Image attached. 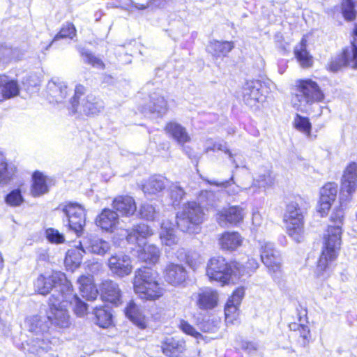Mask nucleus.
Masks as SVG:
<instances>
[{
  "mask_svg": "<svg viewBox=\"0 0 357 357\" xmlns=\"http://www.w3.org/2000/svg\"><path fill=\"white\" fill-rule=\"evenodd\" d=\"M356 4V0H342L341 10L345 20L354 21L356 19L357 15Z\"/></svg>",
  "mask_w": 357,
  "mask_h": 357,
  "instance_id": "obj_47",
  "label": "nucleus"
},
{
  "mask_svg": "<svg viewBox=\"0 0 357 357\" xmlns=\"http://www.w3.org/2000/svg\"><path fill=\"white\" fill-rule=\"evenodd\" d=\"M83 59L85 63L92 65L98 68H103L104 63L101 59L96 57L92 54L88 52L82 53Z\"/></svg>",
  "mask_w": 357,
  "mask_h": 357,
  "instance_id": "obj_58",
  "label": "nucleus"
},
{
  "mask_svg": "<svg viewBox=\"0 0 357 357\" xmlns=\"http://www.w3.org/2000/svg\"><path fill=\"white\" fill-rule=\"evenodd\" d=\"M153 234L152 229L145 224H140L134 226L131 229L125 228L121 236H126L128 241L135 242L139 237L146 238Z\"/></svg>",
  "mask_w": 357,
  "mask_h": 357,
  "instance_id": "obj_36",
  "label": "nucleus"
},
{
  "mask_svg": "<svg viewBox=\"0 0 357 357\" xmlns=\"http://www.w3.org/2000/svg\"><path fill=\"white\" fill-rule=\"evenodd\" d=\"M95 321L97 325L102 328H107L112 324V316L107 307L96 306L93 309Z\"/></svg>",
  "mask_w": 357,
  "mask_h": 357,
  "instance_id": "obj_41",
  "label": "nucleus"
},
{
  "mask_svg": "<svg viewBox=\"0 0 357 357\" xmlns=\"http://www.w3.org/2000/svg\"><path fill=\"white\" fill-rule=\"evenodd\" d=\"M233 270L231 266L222 257H212L206 266V275L209 280L217 281L222 284L232 280Z\"/></svg>",
  "mask_w": 357,
  "mask_h": 357,
  "instance_id": "obj_9",
  "label": "nucleus"
},
{
  "mask_svg": "<svg viewBox=\"0 0 357 357\" xmlns=\"http://www.w3.org/2000/svg\"><path fill=\"white\" fill-rule=\"evenodd\" d=\"M16 172V168L13 165L6 162L0 164V185H6L13 179Z\"/></svg>",
  "mask_w": 357,
  "mask_h": 357,
  "instance_id": "obj_46",
  "label": "nucleus"
},
{
  "mask_svg": "<svg viewBox=\"0 0 357 357\" xmlns=\"http://www.w3.org/2000/svg\"><path fill=\"white\" fill-rule=\"evenodd\" d=\"M349 201L340 202V207L336 208L331 215V220L334 225H329L324 235V245L321 255L318 260L316 273L318 277L329 267V265L336 259L341 245L342 225L343 223L344 211L342 206Z\"/></svg>",
  "mask_w": 357,
  "mask_h": 357,
  "instance_id": "obj_1",
  "label": "nucleus"
},
{
  "mask_svg": "<svg viewBox=\"0 0 357 357\" xmlns=\"http://www.w3.org/2000/svg\"><path fill=\"white\" fill-rule=\"evenodd\" d=\"M309 205L305 198L295 196L287 205L284 220L288 234L299 242L304 232V215Z\"/></svg>",
  "mask_w": 357,
  "mask_h": 357,
  "instance_id": "obj_3",
  "label": "nucleus"
},
{
  "mask_svg": "<svg viewBox=\"0 0 357 357\" xmlns=\"http://www.w3.org/2000/svg\"><path fill=\"white\" fill-rule=\"evenodd\" d=\"M101 296L105 300L114 305L121 303V291L119 285L111 280H107L102 282L100 285Z\"/></svg>",
  "mask_w": 357,
  "mask_h": 357,
  "instance_id": "obj_27",
  "label": "nucleus"
},
{
  "mask_svg": "<svg viewBox=\"0 0 357 357\" xmlns=\"http://www.w3.org/2000/svg\"><path fill=\"white\" fill-rule=\"evenodd\" d=\"M307 41L303 38L301 43L296 46L294 54L296 58L303 68H309L312 65V58L307 51Z\"/></svg>",
  "mask_w": 357,
  "mask_h": 357,
  "instance_id": "obj_40",
  "label": "nucleus"
},
{
  "mask_svg": "<svg viewBox=\"0 0 357 357\" xmlns=\"http://www.w3.org/2000/svg\"><path fill=\"white\" fill-rule=\"evenodd\" d=\"M259 243L261 261L271 274L278 275L281 271V258L279 252L274 249L273 243L270 242L259 241Z\"/></svg>",
  "mask_w": 357,
  "mask_h": 357,
  "instance_id": "obj_12",
  "label": "nucleus"
},
{
  "mask_svg": "<svg viewBox=\"0 0 357 357\" xmlns=\"http://www.w3.org/2000/svg\"><path fill=\"white\" fill-rule=\"evenodd\" d=\"M165 187V178L163 177L153 176L143 185L142 189L146 194L155 195L162 191Z\"/></svg>",
  "mask_w": 357,
  "mask_h": 357,
  "instance_id": "obj_44",
  "label": "nucleus"
},
{
  "mask_svg": "<svg viewBox=\"0 0 357 357\" xmlns=\"http://www.w3.org/2000/svg\"><path fill=\"white\" fill-rule=\"evenodd\" d=\"M343 65L357 68V46L354 42L349 49L344 50L342 59L332 61L329 68L332 71H337Z\"/></svg>",
  "mask_w": 357,
  "mask_h": 357,
  "instance_id": "obj_23",
  "label": "nucleus"
},
{
  "mask_svg": "<svg viewBox=\"0 0 357 357\" xmlns=\"http://www.w3.org/2000/svg\"><path fill=\"white\" fill-rule=\"evenodd\" d=\"M57 209H61L63 213L70 229L79 236L86 221L84 208L77 203H68L66 205H60Z\"/></svg>",
  "mask_w": 357,
  "mask_h": 357,
  "instance_id": "obj_10",
  "label": "nucleus"
},
{
  "mask_svg": "<svg viewBox=\"0 0 357 357\" xmlns=\"http://www.w3.org/2000/svg\"><path fill=\"white\" fill-rule=\"evenodd\" d=\"M126 316L140 328L146 326V321L141 308L130 301L125 308Z\"/></svg>",
  "mask_w": 357,
  "mask_h": 357,
  "instance_id": "obj_35",
  "label": "nucleus"
},
{
  "mask_svg": "<svg viewBox=\"0 0 357 357\" xmlns=\"http://www.w3.org/2000/svg\"><path fill=\"white\" fill-rule=\"evenodd\" d=\"M77 283L82 297L89 301L96 298L98 291L93 283V278L91 275L80 276L77 280Z\"/></svg>",
  "mask_w": 357,
  "mask_h": 357,
  "instance_id": "obj_30",
  "label": "nucleus"
},
{
  "mask_svg": "<svg viewBox=\"0 0 357 357\" xmlns=\"http://www.w3.org/2000/svg\"><path fill=\"white\" fill-rule=\"evenodd\" d=\"M5 201L10 206H19L23 203L24 199L21 195V191L15 189L6 195Z\"/></svg>",
  "mask_w": 357,
  "mask_h": 357,
  "instance_id": "obj_52",
  "label": "nucleus"
},
{
  "mask_svg": "<svg viewBox=\"0 0 357 357\" xmlns=\"http://www.w3.org/2000/svg\"><path fill=\"white\" fill-rule=\"evenodd\" d=\"M259 267V264L255 259L250 258L248 259L245 264L244 265V269L241 271L239 270V273L244 274H250V272H252L257 269Z\"/></svg>",
  "mask_w": 357,
  "mask_h": 357,
  "instance_id": "obj_60",
  "label": "nucleus"
},
{
  "mask_svg": "<svg viewBox=\"0 0 357 357\" xmlns=\"http://www.w3.org/2000/svg\"><path fill=\"white\" fill-rule=\"evenodd\" d=\"M78 112L86 115L98 114L103 110L104 105L102 100L92 94H88L82 99V102L77 104Z\"/></svg>",
  "mask_w": 357,
  "mask_h": 357,
  "instance_id": "obj_20",
  "label": "nucleus"
},
{
  "mask_svg": "<svg viewBox=\"0 0 357 357\" xmlns=\"http://www.w3.org/2000/svg\"><path fill=\"white\" fill-rule=\"evenodd\" d=\"M33 180L31 194L33 197L40 196L48 192L46 178L43 174L35 172L33 175Z\"/></svg>",
  "mask_w": 357,
  "mask_h": 357,
  "instance_id": "obj_43",
  "label": "nucleus"
},
{
  "mask_svg": "<svg viewBox=\"0 0 357 357\" xmlns=\"http://www.w3.org/2000/svg\"><path fill=\"white\" fill-rule=\"evenodd\" d=\"M263 222L264 220L262 215L258 211L253 212L252 217V225L253 229L257 230L262 226Z\"/></svg>",
  "mask_w": 357,
  "mask_h": 357,
  "instance_id": "obj_61",
  "label": "nucleus"
},
{
  "mask_svg": "<svg viewBox=\"0 0 357 357\" xmlns=\"http://www.w3.org/2000/svg\"><path fill=\"white\" fill-rule=\"evenodd\" d=\"M19 94L18 82L5 75H0V102L16 97Z\"/></svg>",
  "mask_w": 357,
  "mask_h": 357,
  "instance_id": "obj_25",
  "label": "nucleus"
},
{
  "mask_svg": "<svg viewBox=\"0 0 357 357\" xmlns=\"http://www.w3.org/2000/svg\"><path fill=\"white\" fill-rule=\"evenodd\" d=\"M174 225L169 220H163L161 224L160 238L163 245L173 246L178 242V238L175 234Z\"/></svg>",
  "mask_w": 357,
  "mask_h": 357,
  "instance_id": "obj_33",
  "label": "nucleus"
},
{
  "mask_svg": "<svg viewBox=\"0 0 357 357\" xmlns=\"http://www.w3.org/2000/svg\"><path fill=\"white\" fill-rule=\"evenodd\" d=\"M244 296L243 289H237L234 291L231 296L228 299L225 307V314L227 322L233 323L238 317V307Z\"/></svg>",
  "mask_w": 357,
  "mask_h": 357,
  "instance_id": "obj_26",
  "label": "nucleus"
},
{
  "mask_svg": "<svg viewBox=\"0 0 357 357\" xmlns=\"http://www.w3.org/2000/svg\"><path fill=\"white\" fill-rule=\"evenodd\" d=\"M274 183V176L268 168L261 169L257 178H255L252 187L268 188Z\"/></svg>",
  "mask_w": 357,
  "mask_h": 357,
  "instance_id": "obj_42",
  "label": "nucleus"
},
{
  "mask_svg": "<svg viewBox=\"0 0 357 357\" xmlns=\"http://www.w3.org/2000/svg\"><path fill=\"white\" fill-rule=\"evenodd\" d=\"M193 299L196 305L201 310H210L215 307L218 301V295L216 291L211 289H200L193 294Z\"/></svg>",
  "mask_w": 357,
  "mask_h": 357,
  "instance_id": "obj_18",
  "label": "nucleus"
},
{
  "mask_svg": "<svg viewBox=\"0 0 357 357\" xmlns=\"http://www.w3.org/2000/svg\"><path fill=\"white\" fill-rule=\"evenodd\" d=\"M186 263L193 270H196L202 263L201 256L195 252H189L185 255Z\"/></svg>",
  "mask_w": 357,
  "mask_h": 357,
  "instance_id": "obj_55",
  "label": "nucleus"
},
{
  "mask_svg": "<svg viewBox=\"0 0 357 357\" xmlns=\"http://www.w3.org/2000/svg\"><path fill=\"white\" fill-rule=\"evenodd\" d=\"M219 150L223 151L225 153L229 155V158L231 162V163L234 165L235 168L237 169L239 167V164L237 161L234 158L233 153L226 146L225 144H222L221 142H213V139H207L205 144V152L208 153L210 151H215Z\"/></svg>",
  "mask_w": 357,
  "mask_h": 357,
  "instance_id": "obj_45",
  "label": "nucleus"
},
{
  "mask_svg": "<svg viewBox=\"0 0 357 357\" xmlns=\"http://www.w3.org/2000/svg\"><path fill=\"white\" fill-rule=\"evenodd\" d=\"M107 265L109 271L121 278L129 275L133 268L130 257L123 253L112 255L108 259Z\"/></svg>",
  "mask_w": 357,
  "mask_h": 357,
  "instance_id": "obj_13",
  "label": "nucleus"
},
{
  "mask_svg": "<svg viewBox=\"0 0 357 357\" xmlns=\"http://www.w3.org/2000/svg\"><path fill=\"white\" fill-rule=\"evenodd\" d=\"M71 283L67 280L66 275L61 271H53L50 273L40 275L34 283L36 291L42 295H46L53 289H56L53 294H63L70 290Z\"/></svg>",
  "mask_w": 357,
  "mask_h": 357,
  "instance_id": "obj_7",
  "label": "nucleus"
},
{
  "mask_svg": "<svg viewBox=\"0 0 357 357\" xmlns=\"http://www.w3.org/2000/svg\"><path fill=\"white\" fill-rule=\"evenodd\" d=\"M298 330L300 332V335L304 339H308L310 336V329L307 326L299 325L298 326Z\"/></svg>",
  "mask_w": 357,
  "mask_h": 357,
  "instance_id": "obj_63",
  "label": "nucleus"
},
{
  "mask_svg": "<svg viewBox=\"0 0 357 357\" xmlns=\"http://www.w3.org/2000/svg\"><path fill=\"white\" fill-rule=\"evenodd\" d=\"M113 208L119 213L126 216H130L136 211V204L134 199L130 196H119L112 203Z\"/></svg>",
  "mask_w": 357,
  "mask_h": 357,
  "instance_id": "obj_28",
  "label": "nucleus"
},
{
  "mask_svg": "<svg viewBox=\"0 0 357 357\" xmlns=\"http://www.w3.org/2000/svg\"><path fill=\"white\" fill-rule=\"evenodd\" d=\"M80 248L75 247L68 250L64 263L66 266L71 270H73L79 267L82 261L83 253H86L84 251V248L82 245V242L79 243Z\"/></svg>",
  "mask_w": 357,
  "mask_h": 357,
  "instance_id": "obj_37",
  "label": "nucleus"
},
{
  "mask_svg": "<svg viewBox=\"0 0 357 357\" xmlns=\"http://www.w3.org/2000/svg\"><path fill=\"white\" fill-rule=\"evenodd\" d=\"M179 328L185 334L191 335L197 340L202 338V335L197 332L192 326L184 320H181L180 321Z\"/></svg>",
  "mask_w": 357,
  "mask_h": 357,
  "instance_id": "obj_56",
  "label": "nucleus"
},
{
  "mask_svg": "<svg viewBox=\"0 0 357 357\" xmlns=\"http://www.w3.org/2000/svg\"><path fill=\"white\" fill-rule=\"evenodd\" d=\"M169 0H131L132 3L139 10L163 8Z\"/></svg>",
  "mask_w": 357,
  "mask_h": 357,
  "instance_id": "obj_48",
  "label": "nucleus"
},
{
  "mask_svg": "<svg viewBox=\"0 0 357 357\" xmlns=\"http://www.w3.org/2000/svg\"><path fill=\"white\" fill-rule=\"evenodd\" d=\"M264 93V83L259 80H250L245 83L242 89L244 102L250 107L259 102Z\"/></svg>",
  "mask_w": 357,
  "mask_h": 357,
  "instance_id": "obj_15",
  "label": "nucleus"
},
{
  "mask_svg": "<svg viewBox=\"0 0 357 357\" xmlns=\"http://www.w3.org/2000/svg\"><path fill=\"white\" fill-rule=\"evenodd\" d=\"M96 225L102 229L113 232L120 229L123 233L125 228L120 222L118 214L109 208H105L96 218Z\"/></svg>",
  "mask_w": 357,
  "mask_h": 357,
  "instance_id": "obj_16",
  "label": "nucleus"
},
{
  "mask_svg": "<svg viewBox=\"0 0 357 357\" xmlns=\"http://www.w3.org/2000/svg\"><path fill=\"white\" fill-rule=\"evenodd\" d=\"M204 180L208 183H209L211 185H213L220 186V187H222V188H227L230 186L231 182L234 183V176L232 175L229 180H227V181H223V182H217V181H209V180H206V179H204Z\"/></svg>",
  "mask_w": 357,
  "mask_h": 357,
  "instance_id": "obj_62",
  "label": "nucleus"
},
{
  "mask_svg": "<svg viewBox=\"0 0 357 357\" xmlns=\"http://www.w3.org/2000/svg\"><path fill=\"white\" fill-rule=\"evenodd\" d=\"M199 201L202 204L213 206L215 202V194L211 191H202L199 195Z\"/></svg>",
  "mask_w": 357,
  "mask_h": 357,
  "instance_id": "obj_59",
  "label": "nucleus"
},
{
  "mask_svg": "<svg viewBox=\"0 0 357 357\" xmlns=\"http://www.w3.org/2000/svg\"><path fill=\"white\" fill-rule=\"evenodd\" d=\"M26 324L29 331L38 336L31 340L30 351L31 353H38L40 349L45 351L50 349L52 342L49 340L47 334L50 322L47 319V315L36 314L29 317L26 319Z\"/></svg>",
  "mask_w": 357,
  "mask_h": 357,
  "instance_id": "obj_5",
  "label": "nucleus"
},
{
  "mask_svg": "<svg viewBox=\"0 0 357 357\" xmlns=\"http://www.w3.org/2000/svg\"><path fill=\"white\" fill-rule=\"evenodd\" d=\"M324 99V94L315 82L312 79H301L297 82L291 102L296 109L307 112L311 105L320 102Z\"/></svg>",
  "mask_w": 357,
  "mask_h": 357,
  "instance_id": "obj_4",
  "label": "nucleus"
},
{
  "mask_svg": "<svg viewBox=\"0 0 357 357\" xmlns=\"http://www.w3.org/2000/svg\"><path fill=\"white\" fill-rule=\"evenodd\" d=\"M234 47L231 41H211L206 47V50L213 56L219 58L226 56Z\"/></svg>",
  "mask_w": 357,
  "mask_h": 357,
  "instance_id": "obj_34",
  "label": "nucleus"
},
{
  "mask_svg": "<svg viewBox=\"0 0 357 357\" xmlns=\"http://www.w3.org/2000/svg\"><path fill=\"white\" fill-rule=\"evenodd\" d=\"M147 107L151 113H155L158 116L165 114L168 110L165 92L162 90H158L151 93L149 96V102Z\"/></svg>",
  "mask_w": 357,
  "mask_h": 357,
  "instance_id": "obj_24",
  "label": "nucleus"
},
{
  "mask_svg": "<svg viewBox=\"0 0 357 357\" xmlns=\"http://www.w3.org/2000/svg\"><path fill=\"white\" fill-rule=\"evenodd\" d=\"M357 190V162H349L341 178L340 199L342 204L344 201H350Z\"/></svg>",
  "mask_w": 357,
  "mask_h": 357,
  "instance_id": "obj_11",
  "label": "nucleus"
},
{
  "mask_svg": "<svg viewBox=\"0 0 357 357\" xmlns=\"http://www.w3.org/2000/svg\"><path fill=\"white\" fill-rule=\"evenodd\" d=\"M133 288L135 294L144 300H155L164 293L158 273L145 266L135 271Z\"/></svg>",
  "mask_w": 357,
  "mask_h": 357,
  "instance_id": "obj_2",
  "label": "nucleus"
},
{
  "mask_svg": "<svg viewBox=\"0 0 357 357\" xmlns=\"http://www.w3.org/2000/svg\"><path fill=\"white\" fill-rule=\"evenodd\" d=\"M337 193V185L335 183H327L320 190L319 212L321 215L327 213L332 203L335 200Z\"/></svg>",
  "mask_w": 357,
  "mask_h": 357,
  "instance_id": "obj_17",
  "label": "nucleus"
},
{
  "mask_svg": "<svg viewBox=\"0 0 357 357\" xmlns=\"http://www.w3.org/2000/svg\"><path fill=\"white\" fill-rule=\"evenodd\" d=\"M244 208L238 206H232L219 211L215 215V220L220 226L225 227L229 225H237L243 220Z\"/></svg>",
  "mask_w": 357,
  "mask_h": 357,
  "instance_id": "obj_14",
  "label": "nucleus"
},
{
  "mask_svg": "<svg viewBox=\"0 0 357 357\" xmlns=\"http://www.w3.org/2000/svg\"><path fill=\"white\" fill-rule=\"evenodd\" d=\"M160 256V252L159 248L153 245L146 244L142 249L138 251L139 259L150 264L157 263Z\"/></svg>",
  "mask_w": 357,
  "mask_h": 357,
  "instance_id": "obj_39",
  "label": "nucleus"
},
{
  "mask_svg": "<svg viewBox=\"0 0 357 357\" xmlns=\"http://www.w3.org/2000/svg\"><path fill=\"white\" fill-rule=\"evenodd\" d=\"M185 349V342L181 338L167 337L162 343V350L167 356H177Z\"/></svg>",
  "mask_w": 357,
  "mask_h": 357,
  "instance_id": "obj_31",
  "label": "nucleus"
},
{
  "mask_svg": "<svg viewBox=\"0 0 357 357\" xmlns=\"http://www.w3.org/2000/svg\"><path fill=\"white\" fill-rule=\"evenodd\" d=\"M46 237L52 243H62L65 238L62 234L54 228H49L46 230Z\"/></svg>",
  "mask_w": 357,
  "mask_h": 357,
  "instance_id": "obj_57",
  "label": "nucleus"
},
{
  "mask_svg": "<svg viewBox=\"0 0 357 357\" xmlns=\"http://www.w3.org/2000/svg\"><path fill=\"white\" fill-rule=\"evenodd\" d=\"M176 224L184 232H193L194 227L202 224L204 213L199 204L188 202L183 205L182 211L176 215Z\"/></svg>",
  "mask_w": 357,
  "mask_h": 357,
  "instance_id": "obj_8",
  "label": "nucleus"
},
{
  "mask_svg": "<svg viewBox=\"0 0 357 357\" xmlns=\"http://www.w3.org/2000/svg\"><path fill=\"white\" fill-rule=\"evenodd\" d=\"M243 238L236 231H226L219 238V244L222 250H234L241 245Z\"/></svg>",
  "mask_w": 357,
  "mask_h": 357,
  "instance_id": "obj_32",
  "label": "nucleus"
},
{
  "mask_svg": "<svg viewBox=\"0 0 357 357\" xmlns=\"http://www.w3.org/2000/svg\"><path fill=\"white\" fill-rule=\"evenodd\" d=\"M141 217L147 220H153L156 217L157 212L155 207L149 204H143L139 208Z\"/></svg>",
  "mask_w": 357,
  "mask_h": 357,
  "instance_id": "obj_53",
  "label": "nucleus"
},
{
  "mask_svg": "<svg viewBox=\"0 0 357 357\" xmlns=\"http://www.w3.org/2000/svg\"><path fill=\"white\" fill-rule=\"evenodd\" d=\"M47 91V98L50 102L61 103L68 94L66 83L59 78L52 79L48 82Z\"/></svg>",
  "mask_w": 357,
  "mask_h": 357,
  "instance_id": "obj_19",
  "label": "nucleus"
},
{
  "mask_svg": "<svg viewBox=\"0 0 357 357\" xmlns=\"http://www.w3.org/2000/svg\"><path fill=\"white\" fill-rule=\"evenodd\" d=\"M82 243L84 248V251L100 256H104L111 249L109 242L98 237L84 239Z\"/></svg>",
  "mask_w": 357,
  "mask_h": 357,
  "instance_id": "obj_22",
  "label": "nucleus"
},
{
  "mask_svg": "<svg viewBox=\"0 0 357 357\" xmlns=\"http://www.w3.org/2000/svg\"><path fill=\"white\" fill-rule=\"evenodd\" d=\"M294 128L307 136L310 135L312 125L307 117L296 114L293 121Z\"/></svg>",
  "mask_w": 357,
  "mask_h": 357,
  "instance_id": "obj_50",
  "label": "nucleus"
},
{
  "mask_svg": "<svg viewBox=\"0 0 357 357\" xmlns=\"http://www.w3.org/2000/svg\"><path fill=\"white\" fill-rule=\"evenodd\" d=\"M169 194L171 199L172 200V204L178 205L183 199L185 192L183 188L178 185L173 184L169 188Z\"/></svg>",
  "mask_w": 357,
  "mask_h": 357,
  "instance_id": "obj_54",
  "label": "nucleus"
},
{
  "mask_svg": "<svg viewBox=\"0 0 357 357\" xmlns=\"http://www.w3.org/2000/svg\"><path fill=\"white\" fill-rule=\"evenodd\" d=\"M76 35V29L74 25L71 23H68L64 25L60 30V31L54 36L50 44L46 47V50L53 45L56 41L63 39L70 38L72 39Z\"/></svg>",
  "mask_w": 357,
  "mask_h": 357,
  "instance_id": "obj_49",
  "label": "nucleus"
},
{
  "mask_svg": "<svg viewBox=\"0 0 357 357\" xmlns=\"http://www.w3.org/2000/svg\"><path fill=\"white\" fill-rule=\"evenodd\" d=\"M49 310L47 311V319L50 324L55 328L65 329L71 325V318L67 310L66 301L58 294H52L49 298Z\"/></svg>",
  "mask_w": 357,
  "mask_h": 357,
  "instance_id": "obj_6",
  "label": "nucleus"
},
{
  "mask_svg": "<svg viewBox=\"0 0 357 357\" xmlns=\"http://www.w3.org/2000/svg\"><path fill=\"white\" fill-rule=\"evenodd\" d=\"M85 87L81 84H77L75 89V94L73 99L70 102V106L68 107L70 113L75 114L78 112L77 104L82 102V96L85 93Z\"/></svg>",
  "mask_w": 357,
  "mask_h": 357,
  "instance_id": "obj_51",
  "label": "nucleus"
},
{
  "mask_svg": "<svg viewBox=\"0 0 357 357\" xmlns=\"http://www.w3.org/2000/svg\"><path fill=\"white\" fill-rule=\"evenodd\" d=\"M164 276L168 283L177 286L185 282L187 273L183 266L170 263L165 268Z\"/></svg>",
  "mask_w": 357,
  "mask_h": 357,
  "instance_id": "obj_21",
  "label": "nucleus"
},
{
  "mask_svg": "<svg viewBox=\"0 0 357 357\" xmlns=\"http://www.w3.org/2000/svg\"><path fill=\"white\" fill-rule=\"evenodd\" d=\"M243 348L247 351L248 353H252L255 351L257 349V345L256 343L252 342H246L243 343Z\"/></svg>",
  "mask_w": 357,
  "mask_h": 357,
  "instance_id": "obj_64",
  "label": "nucleus"
},
{
  "mask_svg": "<svg viewBox=\"0 0 357 357\" xmlns=\"http://www.w3.org/2000/svg\"><path fill=\"white\" fill-rule=\"evenodd\" d=\"M61 297L66 301L67 306L69 304L74 305V310L77 316H84L87 310V305L82 301L75 294H73L72 285L70 284V290L65 291Z\"/></svg>",
  "mask_w": 357,
  "mask_h": 357,
  "instance_id": "obj_38",
  "label": "nucleus"
},
{
  "mask_svg": "<svg viewBox=\"0 0 357 357\" xmlns=\"http://www.w3.org/2000/svg\"><path fill=\"white\" fill-rule=\"evenodd\" d=\"M167 134L175 139L178 144L183 146L190 141V137L185 128L176 121H170L165 126Z\"/></svg>",
  "mask_w": 357,
  "mask_h": 357,
  "instance_id": "obj_29",
  "label": "nucleus"
}]
</instances>
